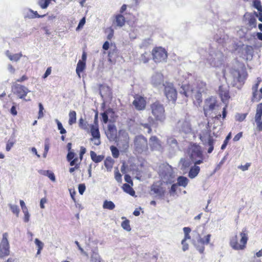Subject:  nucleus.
I'll use <instances>...</instances> for the list:
<instances>
[{
  "mask_svg": "<svg viewBox=\"0 0 262 262\" xmlns=\"http://www.w3.org/2000/svg\"><path fill=\"white\" fill-rule=\"evenodd\" d=\"M187 153L195 165H199L203 162V151L201 146L198 144L190 143L187 148Z\"/></svg>",
  "mask_w": 262,
  "mask_h": 262,
  "instance_id": "f257e3e1",
  "label": "nucleus"
},
{
  "mask_svg": "<svg viewBox=\"0 0 262 262\" xmlns=\"http://www.w3.org/2000/svg\"><path fill=\"white\" fill-rule=\"evenodd\" d=\"M241 239L239 242L237 235L231 237L230 239V246L235 250H243L246 247V245L248 240L247 231L244 229L240 233Z\"/></svg>",
  "mask_w": 262,
  "mask_h": 262,
  "instance_id": "f03ea898",
  "label": "nucleus"
},
{
  "mask_svg": "<svg viewBox=\"0 0 262 262\" xmlns=\"http://www.w3.org/2000/svg\"><path fill=\"white\" fill-rule=\"evenodd\" d=\"M150 109L156 122L163 123L166 119L165 110L164 105L157 100L150 105Z\"/></svg>",
  "mask_w": 262,
  "mask_h": 262,
  "instance_id": "7ed1b4c3",
  "label": "nucleus"
},
{
  "mask_svg": "<svg viewBox=\"0 0 262 262\" xmlns=\"http://www.w3.org/2000/svg\"><path fill=\"white\" fill-rule=\"evenodd\" d=\"M232 76V84L238 89H241L245 82L247 73L245 70L232 69L231 71Z\"/></svg>",
  "mask_w": 262,
  "mask_h": 262,
  "instance_id": "20e7f679",
  "label": "nucleus"
},
{
  "mask_svg": "<svg viewBox=\"0 0 262 262\" xmlns=\"http://www.w3.org/2000/svg\"><path fill=\"white\" fill-rule=\"evenodd\" d=\"M163 92L169 101L175 103L177 99V91L172 83L166 81L163 84Z\"/></svg>",
  "mask_w": 262,
  "mask_h": 262,
  "instance_id": "39448f33",
  "label": "nucleus"
},
{
  "mask_svg": "<svg viewBox=\"0 0 262 262\" xmlns=\"http://www.w3.org/2000/svg\"><path fill=\"white\" fill-rule=\"evenodd\" d=\"M152 59L156 63L166 62L168 53L166 50L161 47H156L152 50Z\"/></svg>",
  "mask_w": 262,
  "mask_h": 262,
  "instance_id": "423d86ee",
  "label": "nucleus"
},
{
  "mask_svg": "<svg viewBox=\"0 0 262 262\" xmlns=\"http://www.w3.org/2000/svg\"><path fill=\"white\" fill-rule=\"evenodd\" d=\"M134 145L136 150L139 153L148 150L147 140L143 135H138L135 137Z\"/></svg>",
  "mask_w": 262,
  "mask_h": 262,
  "instance_id": "0eeeda50",
  "label": "nucleus"
},
{
  "mask_svg": "<svg viewBox=\"0 0 262 262\" xmlns=\"http://www.w3.org/2000/svg\"><path fill=\"white\" fill-rule=\"evenodd\" d=\"M8 233H4L0 243V258H4L10 254V246L8 241Z\"/></svg>",
  "mask_w": 262,
  "mask_h": 262,
  "instance_id": "6e6552de",
  "label": "nucleus"
},
{
  "mask_svg": "<svg viewBox=\"0 0 262 262\" xmlns=\"http://www.w3.org/2000/svg\"><path fill=\"white\" fill-rule=\"evenodd\" d=\"M12 91L20 99H24L29 92V90L27 88L16 82L13 83Z\"/></svg>",
  "mask_w": 262,
  "mask_h": 262,
  "instance_id": "1a4fd4ad",
  "label": "nucleus"
},
{
  "mask_svg": "<svg viewBox=\"0 0 262 262\" xmlns=\"http://www.w3.org/2000/svg\"><path fill=\"white\" fill-rule=\"evenodd\" d=\"M134 97L132 103L135 109L139 111L144 110L147 105L146 98L139 95H135Z\"/></svg>",
  "mask_w": 262,
  "mask_h": 262,
  "instance_id": "9d476101",
  "label": "nucleus"
},
{
  "mask_svg": "<svg viewBox=\"0 0 262 262\" xmlns=\"http://www.w3.org/2000/svg\"><path fill=\"white\" fill-rule=\"evenodd\" d=\"M200 139L203 142V144L206 145L207 144L209 147L207 150L208 154L211 153L214 149V140L210 134H204L203 135H200Z\"/></svg>",
  "mask_w": 262,
  "mask_h": 262,
  "instance_id": "9b49d317",
  "label": "nucleus"
},
{
  "mask_svg": "<svg viewBox=\"0 0 262 262\" xmlns=\"http://www.w3.org/2000/svg\"><path fill=\"white\" fill-rule=\"evenodd\" d=\"M216 106L217 102L215 99L211 98L206 99L203 107L205 116L207 117L208 115H210V113L212 112Z\"/></svg>",
  "mask_w": 262,
  "mask_h": 262,
  "instance_id": "f8f14e48",
  "label": "nucleus"
},
{
  "mask_svg": "<svg viewBox=\"0 0 262 262\" xmlns=\"http://www.w3.org/2000/svg\"><path fill=\"white\" fill-rule=\"evenodd\" d=\"M261 80H258L257 82L252 86V97L251 101L253 102H258L262 99V87L258 91V88Z\"/></svg>",
  "mask_w": 262,
  "mask_h": 262,
  "instance_id": "ddd939ff",
  "label": "nucleus"
},
{
  "mask_svg": "<svg viewBox=\"0 0 262 262\" xmlns=\"http://www.w3.org/2000/svg\"><path fill=\"white\" fill-rule=\"evenodd\" d=\"M90 132L91 135L92 136V138L91 140L92 141L93 139L96 140V142L94 143V144L96 145H99L100 144V134L99 130L98 125H91L90 126Z\"/></svg>",
  "mask_w": 262,
  "mask_h": 262,
  "instance_id": "4468645a",
  "label": "nucleus"
},
{
  "mask_svg": "<svg viewBox=\"0 0 262 262\" xmlns=\"http://www.w3.org/2000/svg\"><path fill=\"white\" fill-rule=\"evenodd\" d=\"M162 183L158 182L154 183L151 186V191L160 196L164 195L165 190L162 186Z\"/></svg>",
  "mask_w": 262,
  "mask_h": 262,
  "instance_id": "2eb2a0df",
  "label": "nucleus"
},
{
  "mask_svg": "<svg viewBox=\"0 0 262 262\" xmlns=\"http://www.w3.org/2000/svg\"><path fill=\"white\" fill-rule=\"evenodd\" d=\"M219 94L221 98V100L223 102L228 101L230 98L229 90L224 88L223 85L219 86Z\"/></svg>",
  "mask_w": 262,
  "mask_h": 262,
  "instance_id": "dca6fc26",
  "label": "nucleus"
},
{
  "mask_svg": "<svg viewBox=\"0 0 262 262\" xmlns=\"http://www.w3.org/2000/svg\"><path fill=\"white\" fill-rule=\"evenodd\" d=\"M114 18L115 19L113 21V25L119 27H122L125 25L126 20L124 16L122 14H116L114 16Z\"/></svg>",
  "mask_w": 262,
  "mask_h": 262,
  "instance_id": "f3484780",
  "label": "nucleus"
},
{
  "mask_svg": "<svg viewBox=\"0 0 262 262\" xmlns=\"http://www.w3.org/2000/svg\"><path fill=\"white\" fill-rule=\"evenodd\" d=\"M200 168L199 166L195 165L194 166L191 167L188 173V177L190 179H193L197 176L198 173L200 172Z\"/></svg>",
  "mask_w": 262,
  "mask_h": 262,
  "instance_id": "a211bd4d",
  "label": "nucleus"
},
{
  "mask_svg": "<svg viewBox=\"0 0 262 262\" xmlns=\"http://www.w3.org/2000/svg\"><path fill=\"white\" fill-rule=\"evenodd\" d=\"M117 129L114 125L110 124L108 125L107 137L110 139H113L116 136Z\"/></svg>",
  "mask_w": 262,
  "mask_h": 262,
  "instance_id": "6ab92c4d",
  "label": "nucleus"
},
{
  "mask_svg": "<svg viewBox=\"0 0 262 262\" xmlns=\"http://www.w3.org/2000/svg\"><path fill=\"white\" fill-rule=\"evenodd\" d=\"M114 162V160L111 157L106 158L104 161V165L108 171L112 170Z\"/></svg>",
  "mask_w": 262,
  "mask_h": 262,
  "instance_id": "aec40b11",
  "label": "nucleus"
},
{
  "mask_svg": "<svg viewBox=\"0 0 262 262\" xmlns=\"http://www.w3.org/2000/svg\"><path fill=\"white\" fill-rule=\"evenodd\" d=\"M90 156L92 161L96 163L101 162L104 159V156L97 155L94 151H90Z\"/></svg>",
  "mask_w": 262,
  "mask_h": 262,
  "instance_id": "412c9836",
  "label": "nucleus"
},
{
  "mask_svg": "<svg viewBox=\"0 0 262 262\" xmlns=\"http://www.w3.org/2000/svg\"><path fill=\"white\" fill-rule=\"evenodd\" d=\"M86 68V63L84 62V61H82L81 60H79L76 69V72L78 77L80 78V73L82 72Z\"/></svg>",
  "mask_w": 262,
  "mask_h": 262,
  "instance_id": "4be33fe9",
  "label": "nucleus"
},
{
  "mask_svg": "<svg viewBox=\"0 0 262 262\" xmlns=\"http://www.w3.org/2000/svg\"><path fill=\"white\" fill-rule=\"evenodd\" d=\"M149 141L150 142V146L151 150H154L158 146L160 145V141L156 136H151Z\"/></svg>",
  "mask_w": 262,
  "mask_h": 262,
  "instance_id": "5701e85b",
  "label": "nucleus"
},
{
  "mask_svg": "<svg viewBox=\"0 0 262 262\" xmlns=\"http://www.w3.org/2000/svg\"><path fill=\"white\" fill-rule=\"evenodd\" d=\"M122 189L124 191L127 193H128L132 196H135V192L129 184L127 183L124 184L122 186Z\"/></svg>",
  "mask_w": 262,
  "mask_h": 262,
  "instance_id": "b1692460",
  "label": "nucleus"
},
{
  "mask_svg": "<svg viewBox=\"0 0 262 262\" xmlns=\"http://www.w3.org/2000/svg\"><path fill=\"white\" fill-rule=\"evenodd\" d=\"M177 185L178 186H183L185 187L188 183V179L185 177L180 176L178 178Z\"/></svg>",
  "mask_w": 262,
  "mask_h": 262,
  "instance_id": "393cba45",
  "label": "nucleus"
},
{
  "mask_svg": "<svg viewBox=\"0 0 262 262\" xmlns=\"http://www.w3.org/2000/svg\"><path fill=\"white\" fill-rule=\"evenodd\" d=\"M262 116V103L257 104L256 107V113L255 116V121H259L261 119Z\"/></svg>",
  "mask_w": 262,
  "mask_h": 262,
  "instance_id": "a878e982",
  "label": "nucleus"
},
{
  "mask_svg": "<svg viewBox=\"0 0 262 262\" xmlns=\"http://www.w3.org/2000/svg\"><path fill=\"white\" fill-rule=\"evenodd\" d=\"M79 127L84 130H89V125L88 123L82 118L79 119L78 122Z\"/></svg>",
  "mask_w": 262,
  "mask_h": 262,
  "instance_id": "bb28decb",
  "label": "nucleus"
},
{
  "mask_svg": "<svg viewBox=\"0 0 262 262\" xmlns=\"http://www.w3.org/2000/svg\"><path fill=\"white\" fill-rule=\"evenodd\" d=\"M69 124L70 125L76 122V113L75 111H71L69 114Z\"/></svg>",
  "mask_w": 262,
  "mask_h": 262,
  "instance_id": "cd10ccee",
  "label": "nucleus"
},
{
  "mask_svg": "<svg viewBox=\"0 0 262 262\" xmlns=\"http://www.w3.org/2000/svg\"><path fill=\"white\" fill-rule=\"evenodd\" d=\"M113 112L112 108H108L104 112L101 114L102 121L103 123L106 124L108 120V114Z\"/></svg>",
  "mask_w": 262,
  "mask_h": 262,
  "instance_id": "c85d7f7f",
  "label": "nucleus"
},
{
  "mask_svg": "<svg viewBox=\"0 0 262 262\" xmlns=\"http://www.w3.org/2000/svg\"><path fill=\"white\" fill-rule=\"evenodd\" d=\"M115 205L112 201H105L103 204V208L109 210H113L115 208Z\"/></svg>",
  "mask_w": 262,
  "mask_h": 262,
  "instance_id": "c756f323",
  "label": "nucleus"
},
{
  "mask_svg": "<svg viewBox=\"0 0 262 262\" xmlns=\"http://www.w3.org/2000/svg\"><path fill=\"white\" fill-rule=\"evenodd\" d=\"M34 242H35V243L37 247V254L39 255V254H40V253L41 252V251L43 249L44 244H43V243L42 242H41L38 238H35Z\"/></svg>",
  "mask_w": 262,
  "mask_h": 262,
  "instance_id": "7c9ffc66",
  "label": "nucleus"
},
{
  "mask_svg": "<svg viewBox=\"0 0 262 262\" xmlns=\"http://www.w3.org/2000/svg\"><path fill=\"white\" fill-rule=\"evenodd\" d=\"M110 149L112 152L113 157L114 158H118L119 156L120 153L118 149L115 146L112 145L110 147Z\"/></svg>",
  "mask_w": 262,
  "mask_h": 262,
  "instance_id": "2f4dec72",
  "label": "nucleus"
},
{
  "mask_svg": "<svg viewBox=\"0 0 262 262\" xmlns=\"http://www.w3.org/2000/svg\"><path fill=\"white\" fill-rule=\"evenodd\" d=\"M121 226L124 230L127 231H130L131 230L129 221L127 219H125V220L122 222Z\"/></svg>",
  "mask_w": 262,
  "mask_h": 262,
  "instance_id": "473e14b6",
  "label": "nucleus"
},
{
  "mask_svg": "<svg viewBox=\"0 0 262 262\" xmlns=\"http://www.w3.org/2000/svg\"><path fill=\"white\" fill-rule=\"evenodd\" d=\"M118 50L116 47L114 46V49L110 50L108 53V57L110 60H111V58H114L117 56Z\"/></svg>",
  "mask_w": 262,
  "mask_h": 262,
  "instance_id": "72a5a7b5",
  "label": "nucleus"
},
{
  "mask_svg": "<svg viewBox=\"0 0 262 262\" xmlns=\"http://www.w3.org/2000/svg\"><path fill=\"white\" fill-rule=\"evenodd\" d=\"M21 56L22 55L21 53H17L13 55H8V57L12 61H17L20 58Z\"/></svg>",
  "mask_w": 262,
  "mask_h": 262,
  "instance_id": "f704fd0d",
  "label": "nucleus"
},
{
  "mask_svg": "<svg viewBox=\"0 0 262 262\" xmlns=\"http://www.w3.org/2000/svg\"><path fill=\"white\" fill-rule=\"evenodd\" d=\"M253 6L259 12H262V6L260 1H254L253 2Z\"/></svg>",
  "mask_w": 262,
  "mask_h": 262,
  "instance_id": "c9c22d12",
  "label": "nucleus"
},
{
  "mask_svg": "<svg viewBox=\"0 0 262 262\" xmlns=\"http://www.w3.org/2000/svg\"><path fill=\"white\" fill-rule=\"evenodd\" d=\"M10 208L12 212L18 216L19 213V209L18 207L15 205H10Z\"/></svg>",
  "mask_w": 262,
  "mask_h": 262,
  "instance_id": "e433bc0d",
  "label": "nucleus"
},
{
  "mask_svg": "<svg viewBox=\"0 0 262 262\" xmlns=\"http://www.w3.org/2000/svg\"><path fill=\"white\" fill-rule=\"evenodd\" d=\"M248 24L250 26L255 28L256 27V19L253 16H251L248 19Z\"/></svg>",
  "mask_w": 262,
  "mask_h": 262,
  "instance_id": "4c0bfd02",
  "label": "nucleus"
},
{
  "mask_svg": "<svg viewBox=\"0 0 262 262\" xmlns=\"http://www.w3.org/2000/svg\"><path fill=\"white\" fill-rule=\"evenodd\" d=\"M50 147V143L49 139H46L45 143V151L43 153V157H46V155L49 151Z\"/></svg>",
  "mask_w": 262,
  "mask_h": 262,
  "instance_id": "58836bf2",
  "label": "nucleus"
},
{
  "mask_svg": "<svg viewBox=\"0 0 262 262\" xmlns=\"http://www.w3.org/2000/svg\"><path fill=\"white\" fill-rule=\"evenodd\" d=\"M56 122L58 129L60 130V133L62 135L66 134L67 133L66 130L62 126L61 123L58 120H56Z\"/></svg>",
  "mask_w": 262,
  "mask_h": 262,
  "instance_id": "ea45409f",
  "label": "nucleus"
},
{
  "mask_svg": "<svg viewBox=\"0 0 262 262\" xmlns=\"http://www.w3.org/2000/svg\"><path fill=\"white\" fill-rule=\"evenodd\" d=\"M15 141L13 140H9L6 144V150L7 151L10 150L11 148L13 146Z\"/></svg>",
  "mask_w": 262,
  "mask_h": 262,
  "instance_id": "a19ab883",
  "label": "nucleus"
},
{
  "mask_svg": "<svg viewBox=\"0 0 262 262\" xmlns=\"http://www.w3.org/2000/svg\"><path fill=\"white\" fill-rule=\"evenodd\" d=\"M45 172L46 173L45 174L53 182L55 181V177L53 172L50 170H47L45 171Z\"/></svg>",
  "mask_w": 262,
  "mask_h": 262,
  "instance_id": "79ce46f5",
  "label": "nucleus"
},
{
  "mask_svg": "<svg viewBox=\"0 0 262 262\" xmlns=\"http://www.w3.org/2000/svg\"><path fill=\"white\" fill-rule=\"evenodd\" d=\"M210 237H211V235L210 234H207L205 237V239H203V238H201L200 239V242L203 245H207L210 242Z\"/></svg>",
  "mask_w": 262,
  "mask_h": 262,
  "instance_id": "37998d69",
  "label": "nucleus"
},
{
  "mask_svg": "<svg viewBox=\"0 0 262 262\" xmlns=\"http://www.w3.org/2000/svg\"><path fill=\"white\" fill-rule=\"evenodd\" d=\"M231 138V133H230L228 136L226 137V139H225L223 144L222 145L221 149L222 150H224L227 146V145L228 143L229 140Z\"/></svg>",
  "mask_w": 262,
  "mask_h": 262,
  "instance_id": "c03bdc74",
  "label": "nucleus"
},
{
  "mask_svg": "<svg viewBox=\"0 0 262 262\" xmlns=\"http://www.w3.org/2000/svg\"><path fill=\"white\" fill-rule=\"evenodd\" d=\"M115 178L118 182H121L122 181V175L118 170L115 171Z\"/></svg>",
  "mask_w": 262,
  "mask_h": 262,
  "instance_id": "a18cd8bd",
  "label": "nucleus"
},
{
  "mask_svg": "<svg viewBox=\"0 0 262 262\" xmlns=\"http://www.w3.org/2000/svg\"><path fill=\"white\" fill-rule=\"evenodd\" d=\"M24 213V221L25 222L27 223L29 221L30 214L28 210L23 211Z\"/></svg>",
  "mask_w": 262,
  "mask_h": 262,
  "instance_id": "49530a36",
  "label": "nucleus"
},
{
  "mask_svg": "<svg viewBox=\"0 0 262 262\" xmlns=\"http://www.w3.org/2000/svg\"><path fill=\"white\" fill-rule=\"evenodd\" d=\"M125 181L128 183V184H130L132 186L133 185V182L131 178V177L129 174H125L124 176Z\"/></svg>",
  "mask_w": 262,
  "mask_h": 262,
  "instance_id": "de8ad7c7",
  "label": "nucleus"
},
{
  "mask_svg": "<svg viewBox=\"0 0 262 262\" xmlns=\"http://www.w3.org/2000/svg\"><path fill=\"white\" fill-rule=\"evenodd\" d=\"M85 190V186L83 184H79L78 186V191L80 194H82Z\"/></svg>",
  "mask_w": 262,
  "mask_h": 262,
  "instance_id": "09e8293b",
  "label": "nucleus"
},
{
  "mask_svg": "<svg viewBox=\"0 0 262 262\" xmlns=\"http://www.w3.org/2000/svg\"><path fill=\"white\" fill-rule=\"evenodd\" d=\"M85 17H83L80 20L78 26L77 28H76V30H77L79 29L80 28H82L83 26V25L85 24Z\"/></svg>",
  "mask_w": 262,
  "mask_h": 262,
  "instance_id": "8fccbe9b",
  "label": "nucleus"
},
{
  "mask_svg": "<svg viewBox=\"0 0 262 262\" xmlns=\"http://www.w3.org/2000/svg\"><path fill=\"white\" fill-rule=\"evenodd\" d=\"M246 114H238L237 117V120L238 121H243L246 118Z\"/></svg>",
  "mask_w": 262,
  "mask_h": 262,
  "instance_id": "3c124183",
  "label": "nucleus"
},
{
  "mask_svg": "<svg viewBox=\"0 0 262 262\" xmlns=\"http://www.w3.org/2000/svg\"><path fill=\"white\" fill-rule=\"evenodd\" d=\"M250 166V163H247L244 165L239 166V168H240L243 171H246L248 169Z\"/></svg>",
  "mask_w": 262,
  "mask_h": 262,
  "instance_id": "603ef678",
  "label": "nucleus"
},
{
  "mask_svg": "<svg viewBox=\"0 0 262 262\" xmlns=\"http://www.w3.org/2000/svg\"><path fill=\"white\" fill-rule=\"evenodd\" d=\"M51 67H49L47 68L45 73L44 74V75L42 76V78H47L49 75L51 74Z\"/></svg>",
  "mask_w": 262,
  "mask_h": 262,
  "instance_id": "864d4df0",
  "label": "nucleus"
},
{
  "mask_svg": "<svg viewBox=\"0 0 262 262\" xmlns=\"http://www.w3.org/2000/svg\"><path fill=\"white\" fill-rule=\"evenodd\" d=\"M32 12L33 14V17H34V18H42V17H45L46 15V14H43V15H39V14H38V13H37V11H32Z\"/></svg>",
  "mask_w": 262,
  "mask_h": 262,
  "instance_id": "5fc2aeb1",
  "label": "nucleus"
},
{
  "mask_svg": "<svg viewBox=\"0 0 262 262\" xmlns=\"http://www.w3.org/2000/svg\"><path fill=\"white\" fill-rule=\"evenodd\" d=\"M75 154L73 152H69L67 155V159L68 161H70L72 159H74Z\"/></svg>",
  "mask_w": 262,
  "mask_h": 262,
  "instance_id": "6e6d98bb",
  "label": "nucleus"
},
{
  "mask_svg": "<svg viewBox=\"0 0 262 262\" xmlns=\"http://www.w3.org/2000/svg\"><path fill=\"white\" fill-rule=\"evenodd\" d=\"M28 79V77L26 75H24L22 76L20 78L17 79L16 80V82H24Z\"/></svg>",
  "mask_w": 262,
  "mask_h": 262,
  "instance_id": "4d7b16f0",
  "label": "nucleus"
},
{
  "mask_svg": "<svg viewBox=\"0 0 262 262\" xmlns=\"http://www.w3.org/2000/svg\"><path fill=\"white\" fill-rule=\"evenodd\" d=\"M10 113L13 116H16L17 114V112L15 106L13 105L10 109Z\"/></svg>",
  "mask_w": 262,
  "mask_h": 262,
  "instance_id": "13d9d810",
  "label": "nucleus"
},
{
  "mask_svg": "<svg viewBox=\"0 0 262 262\" xmlns=\"http://www.w3.org/2000/svg\"><path fill=\"white\" fill-rule=\"evenodd\" d=\"M242 135H243L242 132H240V133H238L234 137L233 140L234 141H238L240 139V138L242 137Z\"/></svg>",
  "mask_w": 262,
  "mask_h": 262,
  "instance_id": "bf43d9fd",
  "label": "nucleus"
},
{
  "mask_svg": "<svg viewBox=\"0 0 262 262\" xmlns=\"http://www.w3.org/2000/svg\"><path fill=\"white\" fill-rule=\"evenodd\" d=\"M142 126L144 128H146L148 129V132H148V134H150V133H151L152 129L151 128L150 126L148 124H147V123L142 124Z\"/></svg>",
  "mask_w": 262,
  "mask_h": 262,
  "instance_id": "052dcab7",
  "label": "nucleus"
},
{
  "mask_svg": "<svg viewBox=\"0 0 262 262\" xmlns=\"http://www.w3.org/2000/svg\"><path fill=\"white\" fill-rule=\"evenodd\" d=\"M257 123V129L259 131H262V121L261 120L259 121H255Z\"/></svg>",
  "mask_w": 262,
  "mask_h": 262,
  "instance_id": "680f3d73",
  "label": "nucleus"
},
{
  "mask_svg": "<svg viewBox=\"0 0 262 262\" xmlns=\"http://www.w3.org/2000/svg\"><path fill=\"white\" fill-rule=\"evenodd\" d=\"M178 186V185H177V184H172L171 186V188L170 190V192H173V193L176 192V191H177V189Z\"/></svg>",
  "mask_w": 262,
  "mask_h": 262,
  "instance_id": "e2e57ef3",
  "label": "nucleus"
},
{
  "mask_svg": "<svg viewBox=\"0 0 262 262\" xmlns=\"http://www.w3.org/2000/svg\"><path fill=\"white\" fill-rule=\"evenodd\" d=\"M181 244L183 245L182 249L184 251H185L188 249L189 246L186 243V242H183V241H182Z\"/></svg>",
  "mask_w": 262,
  "mask_h": 262,
  "instance_id": "0e129e2a",
  "label": "nucleus"
},
{
  "mask_svg": "<svg viewBox=\"0 0 262 262\" xmlns=\"http://www.w3.org/2000/svg\"><path fill=\"white\" fill-rule=\"evenodd\" d=\"M20 205L21 206L23 211L28 210L24 201L20 200Z\"/></svg>",
  "mask_w": 262,
  "mask_h": 262,
  "instance_id": "69168bd1",
  "label": "nucleus"
},
{
  "mask_svg": "<svg viewBox=\"0 0 262 262\" xmlns=\"http://www.w3.org/2000/svg\"><path fill=\"white\" fill-rule=\"evenodd\" d=\"M47 202V200L46 199V198H42L41 200H40V208H42V209H43L45 208V206H44V204Z\"/></svg>",
  "mask_w": 262,
  "mask_h": 262,
  "instance_id": "338daca9",
  "label": "nucleus"
},
{
  "mask_svg": "<svg viewBox=\"0 0 262 262\" xmlns=\"http://www.w3.org/2000/svg\"><path fill=\"white\" fill-rule=\"evenodd\" d=\"M110 47V43L108 41H106L103 45L102 48L104 50H107Z\"/></svg>",
  "mask_w": 262,
  "mask_h": 262,
  "instance_id": "774afa93",
  "label": "nucleus"
}]
</instances>
